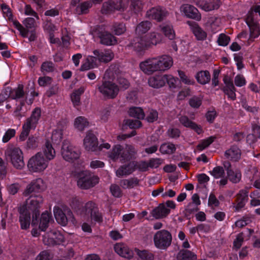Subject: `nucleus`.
I'll use <instances>...</instances> for the list:
<instances>
[{
    "label": "nucleus",
    "instance_id": "f257e3e1",
    "mask_svg": "<svg viewBox=\"0 0 260 260\" xmlns=\"http://www.w3.org/2000/svg\"><path fill=\"white\" fill-rule=\"evenodd\" d=\"M28 205L23 204L18 207V212L20 216L19 220L21 228L27 230L29 228L32 213L31 225L36 226L38 224V219L40 216V205L43 202L42 196H32Z\"/></svg>",
    "mask_w": 260,
    "mask_h": 260
},
{
    "label": "nucleus",
    "instance_id": "f03ea898",
    "mask_svg": "<svg viewBox=\"0 0 260 260\" xmlns=\"http://www.w3.org/2000/svg\"><path fill=\"white\" fill-rule=\"evenodd\" d=\"M5 155L7 160H9L15 169L21 170L24 167L23 153L19 148L9 146L5 150Z\"/></svg>",
    "mask_w": 260,
    "mask_h": 260
},
{
    "label": "nucleus",
    "instance_id": "7ed1b4c3",
    "mask_svg": "<svg viewBox=\"0 0 260 260\" xmlns=\"http://www.w3.org/2000/svg\"><path fill=\"white\" fill-rule=\"evenodd\" d=\"M77 186L82 189H88L99 183V178L88 171H80L77 174Z\"/></svg>",
    "mask_w": 260,
    "mask_h": 260
},
{
    "label": "nucleus",
    "instance_id": "20e7f679",
    "mask_svg": "<svg viewBox=\"0 0 260 260\" xmlns=\"http://www.w3.org/2000/svg\"><path fill=\"white\" fill-rule=\"evenodd\" d=\"M155 246L160 249H167L171 244L172 237L167 230H162L157 232L153 237Z\"/></svg>",
    "mask_w": 260,
    "mask_h": 260
},
{
    "label": "nucleus",
    "instance_id": "39448f33",
    "mask_svg": "<svg viewBox=\"0 0 260 260\" xmlns=\"http://www.w3.org/2000/svg\"><path fill=\"white\" fill-rule=\"evenodd\" d=\"M43 190V181L42 179L38 178L31 181L27 185L23 193V195L25 197L30 195V197L26 200L24 204L28 205L29 203L30 202V199L32 196H42L40 193Z\"/></svg>",
    "mask_w": 260,
    "mask_h": 260
},
{
    "label": "nucleus",
    "instance_id": "423d86ee",
    "mask_svg": "<svg viewBox=\"0 0 260 260\" xmlns=\"http://www.w3.org/2000/svg\"><path fill=\"white\" fill-rule=\"evenodd\" d=\"M47 166V161L44 158L43 154L41 152H38L31 157L27 164L29 170L35 172L43 171Z\"/></svg>",
    "mask_w": 260,
    "mask_h": 260
},
{
    "label": "nucleus",
    "instance_id": "0eeeda50",
    "mask_svg": "<svg viewBox=\"0 0 260 260\" xmlns=\"http://www.w3.org/2000/svg\"><path fill=\"white\" fill-rule=\"evenodd\" d=\"M61 154L63 158L68 161H71L78 159L80 153L67 140L62 142Z\"/></svg>",
    "mask_w": 260,
    "mask_h": 260
},
{
    "label": "nucleus",
    "instance_id": "6e6552de",
    "mask_svg": "<svg viewBox=\"0 0 260 260\" xmlns=\"http://www.w3.org/2000/svg\"><path fill=\"white\" fill-rule=\"evenodd\" d=\"M95 32L100 39V43L106 46H113L117 44V38L111 32L105 30L103 26L96 27Z\"/></svg>",
    "mask_w": 260,
    "mask_h": 260
},
{
    "label": "nucleus",
    "instance_id": "1a4fd4ad",
    "mask_svg": "<svg viewBox=\"0 0 260 260\" xmlns=\"http://www.w3.org/2000/svg\"><path fill=\"white\" fill-rule=\"evenodd\" d=\"M126 8L122 0H109L103 3L102 12L103 14H111L116 11L124 12Z\"/></svg>",
    "mask_w": 260,
    "mask_h": 260
},
{
    "label": "nucleus",
    "instance_id": "9d476101",
    "mask_svg": "<svg viewBox=\"0 0 260 260\" xmlns=\"http://www.w3.org/2000/svg\"><path fill=\"white\" fill-rule=\"evenodd\" d=\"M99 90L105 96L110 99H114L118 94L119 88L114 83L105 81L101 86L99 87Z\"/></svg>",
    "mask_w": 260,
    "mask_h": 260
},
{
    "label": "nucleus",
    "instance_id": "9b49d317",
    "mask_svg": "<svg viewBox=\"0 0 260 260\" xmlns=\"http://www.w3.org/2000/svg\"><path fill=\"white\" fill-rule=\"evenodd\" d=\"M84 145L87 151H100L102 150V145H99L96 137L92 132L89 131L84 139Z\"/></svg>",
    "mask_w": 260,
    "mask_h": 260
},
{
    "label": "nucleus",
    "instance_id": "f8f14e48",
    "mask_svg": "<svg viewBox=\"0 0 260 260\" xmlns=\"http://www.w3.org/2000/svg\"><path fill=\"white\" fill-rule=\"evenodd\" d=\"M84 212L82 215H90L91 219L95 221L100 222L102 221V217L99 211V208L96 204L92 201H89L86 203L83 207Z\"/></svg>",
    "mask_w": 260,
    "mask_h": 260
},
{
    "label": "nucleus",
    "instance_id": "ddd939ff",
    "mask_svg": "<svg viewBox=\"0 0 260 260\" xmlns=\"http://www.w3.org/2000/svg\"><path fill=\"white\" fill-rule=\"evenodd\" d=\"M157 62V60L156 58H150L141 62L140 63V68L145 74L151 75L153 72L159 71Z\"/></svg>",
    "mask_w": 260,
    "mask_h": 260
},
{
    "label": "nucleus",
    "instance_id": "4468645a",
    "mask_svg": "<svg viewBox=\"0 0 260 260\" xmlns=\"http://www.w3.org/2000/svg\"><path fill=\"white\" fill-rule=\"evenodd\" d=\"M181 9L187 17L197 21H200L201 19V14L194 6L185 4L181 6Z\"/></svg>",
    "mask_w": 260,
    "mask_h": 260
},
{
    "label": "nucleus",
    "instance_id": "2eb2a0df",
    "mask_svg": "<svg viewBox=\"0 0 260 260\" xmlns=\"http://www.w3.org/2000/svg\"><path fill=\"white\" fill-rule=\"evenodd\" d=\"M115 251L121 256L127 258L131 259L133 257L134 252L132 250L123 243H116L114 245Z\"/></svg>",
    "mask_w": 260,
    "mask_h": 260
},
{
    "label": "nucleus",
    "instance_id": "dca6fc26",
    "mask_svg": "<svg viewBox=\"0 0 260 260\" xmlns=\"http://www.w3.org/2000/svg\"><path fill=\"white\" fill-rule=\"evenodd\" d=\"M127 47H132L135 51L140 52L150 47V44L144 38L137 37L127 45Z\"/></svg>",
    "mask_w": 260,
    "mask_h": 260
},
{
    "label": "nucleus",
    "instance_id": "f3484780",
    "mask_svg": "<svg viewBox=\"0 0 260 260\" xmlns=\"http://www.w3.org/2000/svg\"><path fill=\"white\" fill-rule=\"evenodd\" d=\"M187 23L190 26L191 31L198 40H205L207 36V33L198 25L192 21H187Z\"/></svg>",
    "mask_w": 260,
    "mask_h": 260
},
{
    "label": "nucleus",
    "instance_id": "a211bd4d",
    "mask_svg": "<svg viewBox=\"0 0 260 260\" xmlns=\"http://www.w3.org/2000/svg\"><path fill=\"white\" fill-rule=\"evenodd\" d=\"M170 213V209L165 206L164 203H160L159 205L153 209L151 214L155 219H161L166 217Z\"/></svg>",
    "mask_w": 260,
    "mask_h": 260
},
{
    "label": "nucleus",
    "instance_id": "6ab92c4d",
    "mask_svg": "<svg viewBox=\"0 0 260 260\" xmlns=\"http://www.w3.org/2000/svg\"><path fill=\"white\" fill-rule=\"evenodd\" d=\"M156 59L157 60L159 71H165L170 68L173 64L172 58L169 55H163Z\"/></svg>",
    "mask_w": 260,
    "mask_h": 260
},
{
    "label": "nucleus",
    "instance_id": "aec40b11",
    "mask_svg": "<svg viewBox=\"0 0 260 260\" xmlns=\"http://www.w3.org/2000/svg\"><path fill=\"white\" fill-rule=\"evenodd\" d=\"M135 169V161H131L126 165L120 166L116 171V175L119 177L128 175L132 174Z\"/></svg>",
    "mask_w": 260,
    "mask_h": 260
},
{
    "label": "nucleus",
    "instance_id": "412c9836",
    "mask_svg": "<svg viewBox=\"0 0 260 260\" xmlns=\"http://www.w3.org/2000/svg\"><path fill=\"white\" fill-rule=\"evenodd\" d=\"M166 80L165 75L151 77L148 79V84L153 88H159L165 85Z\"/></svg>",
    "mask_w": 260,
    "mask_h": 260
},
{
    "label": "nucleus",
    "instance_id": "4be33fe9",
    "mask_svg": "<svg viewBox=\"0 0 260 260\" xmlns=\"http://www.w3.org/2000/svg\"><path fill=\"white\" fill-rule=\"evenodd\" d=\"M48 234L49 244L59 245L64 242V237L59 232L50 231Z\"/></svg>",
    "mask_w": 260,
    "mask_h": 260
},
{
    "label": "nucleus",
    "instance_id": "5701e85b",
    "mask_svg": "<svg viewBox=\"0 0 260 260\" xmlns=\"http://www.w3.org/2000/svg\"><path fill=\"white\" fill-rule=\"evenodd\" d=\"M94 54L98 57L100 62H108L113 58L114 55L111 50L100 52L99 50L93 51Z\"/></svg>",
    "mask_w": 260,
    "mask_h": 260
},
{
    "label": "nucleus",
    "instance_id": "b1692460",
    "mask_svg": "<svg viewBox=\"0 0 260 260\" xmlns=\"http://www.w3.org/2000/svg\"><path fill=\"white\" fill-rule=\"evenodd\" d=\"M225 156L227 158H231V159L237 161L241 156V150L236 145H233L225 152Z\"/></svg>",
    "mask_w": 260,
    "mask_h": 260
},
{
    "label": "nucleus",
    "instance_id": "393cba45",
    "mask_svg": "<svg viewBox=\"0 0 260 260\" xmlns=\"http://www.w3.org/2000/svg\"><path fill=\"white\" fill-rule=\"evenodd\" d=\"M197 82L202 85H205L209 82L211 80V76L208 71H201L198 72L196 76Z\"/></svg>",
    "mask_w": 260,
    "mask_h": 260
},
{
    "label": "nucleus",
    "instance_id": "a878e982",
    "mask_svg": "<svg viewBox=\"0 0 260 260\" xmlns=\"http://www.w3.org/2000/svg\"><path fill=\"white\" fill-rule=\"evenodd\" d=\"M220 6L219 2L216 0H210L209 2H202L200 7L205 11H210L217 9Z\"/></svg>",
    "mask_w": 260,
    "mask_h": 260
},
{
    "label": "nucleus",
    "instance_id": "bb28decb",
    "mask_svg": "<svg viewBox=\"0 0 260 260\" xmlns=\"http://www.w3.org/2000/svg\"><path fill=\"white\" fill-rule=\"evenodd\" d=\"M237 196V205L236 206V210L238 211L245 206V201L248 200V191L245 190H241Z\"/></svg>",
    "mask_w": 260,
    "mask_h": 260
},
{
    "label": "nucleus",
    "instance_id": "cd10ccee",
    "mask_svg": "<svg viewBox=\"0 0 260 260\" xmlns=\"http://www.w3.org/2000/svg\"><path fill=\"white\" fill-rule=\"evenodd\" d=\"M41 109L39 108H36L32 111L30 117L26 119L25 123L32 127L34 125L35 126L41 117Z\"/></svg>",
    "mask_w": 260,
    "mask_h": 260
},
{
    "label": "nucleus",
    "instance_id": "c85d7f7f",
    "mask_svg": "<svg viewBox=\"0 0 260 260\" xmlns=\"http://www.w3.org/2000/svg\"><path fill=\"white\" fill-rule=\"evenodd\" d=\"M177 258L178 260H196L197 256L191 251L182 249L178 252Z\"/></svg>",
    "mask_w": 260,
    "mask_h": 260
},
{
    "label": "nucleus",
    "instance_id": "c756f323",
    "mask_svg": "<svg viewBox=\"0 0 260 260\" xmlns=\"http://www.w3.org/2000/svg\"><path fill=\"white\" fill-rule=\"evenodd\" d=\"M129 116L138 120L143 119L145 117V113L142 108L138 107H132L129 108L128 111Z\"/></svg>",
    "mask_w": 260,
    "mask_h": 260
},
{
    "label": "nucleus",
    "instance_id": "7c9ffc66",
    "mask_svg": "<svg viewBox=\"0 0 260 260\" xmlns=\"http://www.w3.org/2000/svg\"><path fill=\"white\" fill-rule=\"evenodd\" d=\"M54 214L55 218L57 222L63 225L67 224V218L66 214L59 208H55L54 210Z\"/></svg>",
    "mask_w": 260,
    "mask_h": 260
},
{
    "label": "nucleus",
    "instance_id": "2f4dec72",
    "mask_svg": "<svg viewBox=\"0 0 260 260\" xmlns=\"http://www.w3.org/2000/svg\"><path fill=\"white\" fill-rule=\"evenodd\" d=\"M111 30L115 35L119 36L126 31V27L125 23L116 22L112 24Z\"/></svg>",
    "mask_w": 260,
    "mask_h": 260
},
{
    "label": "nucleus",
    "instance_id": "473e14b6",
    "mask_svg": "<svg viewBox=\"0 0 260 260\" xmlns=\"http://www.w3.org/2000/svg\"><path fill=\"white\" fill-rule=\"evenodd\" d=\"M51 215L46 211L41 214L40 219L39 229L42 231H45L48 226V224L51 219Z\"/></svg>",
    "mask_w": 260,
    "mask_h": 260
},
{
    "label": "nucleus",
    "instance_id": "72a5a7b5",
    "mask_svg": "<svg viewBox=\"0 0 260 260\" xmlns=\"http://www.w3.org/2000/svg\"><path fill=\"white\" fill-rule=\"evenodd\" d=\"M151 23L148 21H144L140 23L136 27V33L138 35H142L147 32L150 28Z\"/></svg>",
    "mask_w": 260,
    "mask_h": 260
},
{
    "label": "nucleus",
    "instance_id": "f704fd0d",
    "mask_svg": "<svg viewBox=\"0 0 260 260\" xmlns=\"http://www.w3.org/2000/svg\"><path fill=\"white\" fill-rule=\"evenodd\" d=\"M142 126V122L138 119H124L122 124V129L124 130L128 126L130 128L136 129Z\"/></svg>",
    "mask_w": 260,
    "mask_h": 260
},
{
    "label": "nucleus",
    "instance_id": "c9c22d12",
    "mask_svg": "<svg viewBox=\"0 0 260 260\" xmlns=\"http://www.w3.org/2000/svg\"><path fill=\"white\" fill-rule=\"evenodd\" d=\"M44 154L46 156V159L49 160L52 159L55 156V150L49 141H47L45 143L44 148Z\"/></svg>",
    "mask_w": 260,
    "mask_h": 260
},
{
    "label": "nucleus",
    "instance_id": "e433bc0d",
    "mask_svg": "<svg viewBox=\"0 0 260 260\" xmlns=\"http://www.w3.org/2000/svg\"><path fill=\"white\" fill-rule=\"evenodd\" d=\"M135 251L139 258L142 260H153L154 259V254L148 250H140L136 248Z\"/></svg>",
    "mask_w": 260,
    "mask_h": 260
},
{
    "label": "nucleus",
    "instance_id": "4c0bfd02",
    "mask_svg": "<svg viewBox=\"0 0 260 260\" xmlns=\"http://www.w3.org/2000/svg\"><path fill=\"white\" fill-rule=\"evenodd\" d=\"M139 180L137 178H132L129 179H123L120 182V185L123 188H133L134 186L138 185Z\"/></svg>",
    "mask_w": 260,
    "mask_h": 260
},
{
    "label": "nucleus",
    "instance_id": "58836bf2",
    "mask_svg": "<svg viewBox=\"0 0 260 260\" xmlns=\"http://www.w3.org/2000/svg\"><path fill=\"white\" fill-rule=\"evenodd\" d=\"M23 23L25 26L24 28L25 31H26V37H27L28 31H30V29H31V30H36L37 25L34 18L30 17L27 18L23 21Z\"/></svg>",
    "mask_w": 260,
    "mask_h": 260
},
{
    "label": "nucleus",
    "instance_id": "ea45409f",
    "mask_svg": "<svg viewBox=\"0 0 260 260\" xmlns=\"http://www.w3.org/2000/svg\"><path fill=\"white\" fill-rule=\"evenodd\" d=\"M84 91V88L80 87L72 93L71 98L74 106H78L80 104V96Z\"/></svg>",
    "mask_w": 260,
    "mask_h": 260
},
{
    "label": "nucleus",
    "instance_id": "a19ab883",
    "mask_svg": "<svg viewBox=\"0 0 260 260\" xmlns=\"http://www.w3.org/2000/svg\"><path fill=\"white\" fill-rule=\"evenodd\" d=\"M250 30V37L249 40L253 41V39L258 37L260 35V30L258 23H253L248 26Z\"/></svg>",
    "mask_w": 260,
    "mask_h": 260
},
{
    "label": "nucleus",
    "instance_id": "79ce46f5",
    "mask_svg": "<svg viewBox=\"0 0 260 260\" xmlns=\"http://www.w3.org/2000/svg\"><path fill=\"white\" fill-rule=\"evenodd\" d=\"M176 150L174 144L172 143L162 144L159 148V151L162 154H172Z\"/></svg>",
    "mask_w": 260,
    "mask_h": 260
},
{
    "label": "nucleus",
    "instance_id": "37998d69",
    "mask_svg": "<svg viewBox=\"0 0 260 260\" xmlns=\"http://www.w3.org/2000/svg\"><path fill=\"white\" fill-rule=\"evenodd\" d=\"M89 122L87 119L83 117H77L75 121V126L79 131H83L84 128L88 125Z\"/></svg>",
    "mask_w": 260,
    "mask_h": 260
},
{
    "label": "nucleus",
    "instance_id": "c03bdc74",
    "mask_svg": "<svg viewBox=\"0 0 260 260\" xmlns=\"http://www.w3.org/2000/svg\"><path fill=\"white\" fill-rule=\"evenodd\" d=\"M70 205L72 209L75 210L78 214L82 215V212H84V210L83 208L84 206H83L82 204L78 199H73Z\"/></svg>",
    "mask_w": 260,
    "mask_h": 260
},
{
    "label": "nucleus",
    "instance_id": "a18cd8bd",
    "mask_svg": "<svg viewBox=\"0 0 260 260\" xmlns=\"http://www.w3.org/2000/svg\"><path fill=\"white\" fill-rule=\"evenodd\" d=\"M228 178L233 183L238 182L241 177V174L240 173L236 172L235 173L232 170H227Z\"/></svg>",
    "mask_w": 260,
    "mask_h": 260
},
{
    "label": "nucleus",
    "instance_id": "49530a36",
    "mask_svg": "<svg viewBox=\"0 0 260 260\" xmlns=\"http://www.w3.org/2000/svg\"><path fill=\"white\" fill-rule=\"evenodd\" d=\"M215 139L216 137L211 136L208 139L203 140L201 143L198 145V149L200 150H203L206 147H208L211 144H212Z\"/></svg>",
    "mask_w": 260,
    "mask_h": 260
},
{
    "label": "nucleus",
    "instance_id": "de8ad7c7",
    "mask_svg": "<svg viewBox=\"0 0 260 260\" xmlns=\"http://www.w3.org/2000/svg\"><path fill=\"white\" fill-rule=\"evenodd\" d=\"M161 30L164 35L170 40H173L175 38V34L172 28V26L170 25H166L164 26Z\"/></svg>",
    "mask_w": 260,
    "mask_h": 260
},
{
    "label": "nucleus",
    "instance_id": "09e8293b",
    "mask_svg": "<svg viewBox=\"0 0 260 260\" xmlns=\"http://www.w3.org/2000/svg\"><path fill=\"white\" fill-rule=\"evenodd\" d=\"M122 149V146L120 145H116L114 146L112 149V151L110 154V158L115 161L118 159L119 155L121 154V151Z\"/></svg>",
    "mask_w": 260,
    "mask_h": 260
},
{
    "label": "nucleus",
    "instance_id": "8fccbe9b",
    "mask_svg": "<svg viewBox=\"0 0 260 260\" xmlns=\"http://www.w3.org/2000/svg\"><path fill=\"white\" fill-rule=\"evenodd\" d=\"M161 41V35L159 34L152 32L150 35V39L149 41H147L148 44L151 45H156L159 43Z\"/></svg>",
    "mask_w": 260,
    "mask_h": 260
},
{
    "label": "nucleus",
    "instance_id": "3c124183",
    "mask_svg": "<svg viewBox=\"0 0 260 260\" xmlns=\"http://www.w3.org/2000/svg\"><path fill=\"white\" fill-rule=\"evenodd\" d=\"M32 126L28 124L24 123L22 126V131L19 136V140L20 141H24L26 137L28 136L30 129Z\"/></svg>",
    "mask_w": 260,
    "mask_h": 260
},
{
    "label": "nucleus",
    "instance_id": "603ef678",
    "mask_svg": "<svg viewBox=\"0 0 260 260\" xmlns=\"http://www.w3.org/2000/svg\"><path fill=\"white\" fill-rule=\"evenodd\" d=\"M166 13L161 8H158L153 10V17L158 21H161L166 16Z\"/></svg>",
    "mask_w": 260,
    "mask_h": 260
},
{
    "label": "nucleus",
    "instance_id": "864d4df0",
    "mask_svg": "<svg viewBox=\"0 0 260 260\" xmlns=\"http://www.w3.org/2000/svg\"><path fill=\"white\" fill-rule=\"evenodd\" d=\"M91 5L90 3L86 2L82 3L80 7H78L76 10L77 13L79 14H86L88 12V9L91 7Z\"/></svg>",
    "mask_w": 260,
    "mask_h": 260
},
{
    "label": "nucleus",
    "instance_id": "5fc2aeb1",
    "mask_svg": "<svg viewBox=\"0 0 260 260\" xmlns=\"http://www.w3.org/2000/svg\"><path fill=\"white\" fill-rule=\"evenodd\" d=\"M199 210V209L198 206L194 205L193 203H190L184 211L185 216L188 217L191 214L198 211Z\"/></svg>",
    "mask_w": 260,
    "mask_h": 260
},
{
    "label": "nucleus",
    "instance_id": "6e6d98bb",
    "mask_svg": "<svg viewBox=\"0 0 260 260\" xmlns=\"http://www.w3.org/2000/svg\"><path fill=\"white\" fill-rule=\"evenodd\" d=\"M202 103V99L196 96H193L189 101V105L193 108H199Z\"/></svg>",
    "mask_w": 260,
    "mask_h": 260
},
{
    "label": "nucleus",
    "instance_id": "4d7b16f0",
    "mask_svg": "<svg viewBox=\"0 0 260 260\" xmlns=\"http://www.w3.org/2000/svg\"><path fill=\"white\" fill-rule=\"evenodd\" d=\"M41 69L42 72H52L54 70V66L52 62L45 61L42 63Z\"/></svg>",
    "mask_w": 260,
    "mask_h": 260
},
{
    "label": "nucleus",
    "instance_id": "13d9d810",
    "mask_svg": "<svg viewBox=\"0 0 260 260\" xmlns=\"http://www.w3.org/2000/svg\"><path fill=\"white\" fill-rule=\"evenodd\" d=\"M15 95H12V99H17L24 96V92L23 90V86L22 84H19L18 87L15 89Z\"/></svg>",
    "mask_w": 260,
    "mask_h": 260
},
{
    "label": "nucleus",
    "instance_id": "bf43d9fd",
    "mask_svg": "<svg viewBox=\"0 0 260 260\" xmlns=\"http://www.w3.org/2000/svg\"><path fill=\"white\" fill-rule=\"evenodd\" d=\"M167 78L166 82L169 86L170 88H175L176 87V84L179 81L178 78H175L171 75H165Z\"/></svg>",
    "mask_w": 260,
    "mask_h": 260
},
{
    "label": "nucleus",
    "instance_id": "052dcab7",
    "mask_svg": "<svg viewBox=\"0 0 260 260\" xmlns=\"http://www.w3.org/2000/svg\"><path fill=\"white\" fill-rule=\"evenodd\" d=\"M131 8L135 11V13H137L142 9V4L140 0H133L131 4Z\"/></svg>",
    "mask_w": 260,
    "mask_h": 260
},
{
    "label": "nucleus",
    "instance_id": "680f3d73",
    "mask_svg": "<svg viewBox=\"0 0 260 260\" xmlns=\"http://www.w3.org/2000/svg\"><path fill=\"white\" fill-rule=\"evenodd\" d=\"M230 41V38L224 34H221L219 36L217 42L220 46H225L228 45Z\"/></svg>",
    "mask_w": 260,
    "mask_h": 260
},
{
    "label": "nucleus",
    "instance_id": "e2e57ef3",
    "mask_svg": "<svg viewBox=\"0 0 260 260\" xmlns=\"http://www.w3.org/2000/svg\"><path fill=\"white\" fill-rule=\"evenodd\" d=\"M117 83L119 84L121 89L125 90L127 89L130 85V83L125 78L119 77L117 79Z\"/></svg>",
    "mask_w": 260,
    "mask_h": 260
},
{
    "label": "nucleus",
    "instance_id": "0e129e2a",
    "mask_svg": "<svg viewBox=\"0 0 260 260\" xmlns=\"http://www.w3.org/2000/svg\"><path fill=\"white\" fill-rule=\"evenodd\" d=\"M211 174L216 178L223 177L224 171L222 167L218 166L213 169Z\"/></svg>",
    "mask_w": 260,
    "mask_h": 260
},
{
    "label": "nucleus",
    "instance_id": "69168bd1",
    "mask_svg": "<svg viewBox=\"0 0 260 260\" xmlns=\"http://www.w3.org/2000/svg\"><path fill=\"white\" fill-rule=\"evenodd\" d=\"M110 189L112 195L116 198L120 197L121 194V190L120 187L116 184H112L110 187Z\"/></svg>",
    "mask_w": 260,
    "mask_h": 260
},
{
    "label": "nucleus",
    "instance_id": "338daca9",
    "mask_svg": "<svg viewBox=\"0 0 260 260\" xmlns=\"http://www.w3.org/2000/svg\"><path fill=\"white\" fill-rule=\"evenodd\" d=\"M38 139L34 136H30L28 138L27 141L26 147L28 149H34L38 146Z\"/></svg>",
    "mask_w": 260,
    "mask_h": 260
},
{
    "label": "nucleus",
    "instance_id": "774afa93",
    "mask_svg": "<svg viewBox=\"0 0 260 260\" xmlns=\"http://www.w3.org/2000/svg\"><path fill=\"white\" fill-rule=\"evenodd\" d=\"M158 118V113L155 110L151 109L150 110L149 114L147 116L146 120L150 123L153 122L157 120Z\"/></svg>",
    "mask_w": 260,
    "mask_h": 260
}]
</instances>
